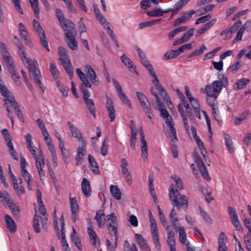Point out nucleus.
Instances as JSON below:
<instances>
[{
  "instance_id": "40",
  "label": "nucleus",
  "mask_w": 251,
  "mask_h": 251,
  "mask_svg": "<svg viewBox=\"0 0 251 251\" xmlns=\"http://www.w3.org/2000/svg\"><path fill=\"white\" fill-rule=\"evenodd\" d=\"M177 231L179 232V240L180 243L184 244L186 241V233L183 226L178 227Z\"/></svg>"
},
{
  "instance_id": "3",
  "label": "nucleus",
  "mask_w": 251,
  "mask_h": 251,
  "mask_svg": "<svg viewBox=\"0 0 251 251\" xmlns=\"http://www.w3.org/2000/svg\"><path fill=\"white\" fill-rule=\"evenodd\" d=\"M175 185H170L169 191L170 200L174 207L176 206L177 210L181 209L186 211L188 208V198L183 195H181L178 190L175 189Z\"/></svg>"
},
{
  "instance_id": "45",
  "label": "nucleus",
  "mask_w": 251,
  "mask_h": 251,
  "mask_svg": "<svg viewBox=\"0 0 251 251\" xmlns=\"http://www.w3.org/2000/svg\"><path fill=\"white\" fill-rule=\"evenodd\" d=\"M201 215L204 221L209 224H212L213 221L212 219L210 217L209 215L201 207H199Z\"/></svg>"
},
{
  "instance_id": "4",
  "label": "nucleus",
  "mask_w": 251,
  "mask_h": 251,
  "mask_svg": "<svg viewBox=\"0 0 251 251\" xmlns=\"http://www.w3.org/2000/svg\"><path fill=\"white\" fill-rule=\"evenodd\" d=\"M81 92L83 94V100L86 104L87 108L89 112L96 118V108L93 100L89 99L90 96L88 90L84 88L83 86L80 87Z\"/></svg>"
},
{
  "instance_id": "41",
  "label": "nucleus",
  "mask_w": 251,
  "mask_h": 251,
  "mask_svg": "<svg viewBox=\"0 0 251 251\" xmlns=\"http://www.w3.org/2000/svg\"><path fill=\"white\" fill-rule=\"evenodd\" d=\"M70 203L71 211L74 213H77L79 211V206L76 198H70Z\"/></svg>"
},
{
  "instance_id": "29",
  "label": "nucleus",
  "mask_w": 251,
  "mask_h": 251,
  "mask_svg": "<svg viewBox=\"0 0 251 251\" xmlns=\"http://www.w3.org/2000/svg\"><path fill=\"white\" fill-rule=\"evenodd\" d=\"M180 54L178 50H170L167 51L163 56L164 60H168L177 57Z\"/></svg>"
},
{
  "instance_id": "7",
  "label": "nucleus",
  "mask_w": 251,
  "mask_h": 251,
  "mask_svg": "<svg viewBox=\"0 0 251 251\" xmlns=\"http://www.w3.org/2000/svg\"><path fill=\"white\" fill-rule=\"evenodd\" d=\"M60 25L64 31H66V32L65 33L66 37H71L72 35L73 36L77 35V31L75 29L74 24L71 21L66 20V21L65 22L62 23Z\"/></svg>"
},
{
  "instance_id": "19",
  "label": "nucleus",
  "mask_w": 251,
  "mask_h": 251,
  "mask_svg": "<svg viewBox=\"0 0 251 251\" xmlns=\"http://www.w3.org/2000/svg\"><path fill=\"white\" fill-rule=\"evenodd\" d=\"M28 149L30 151V152L33 156L34 158L36 160V163H39L44 161V155L41 149H39L37 151V153H36V150L33 149L32 145L30 147H27Z\"/></svg>"
},
{
  "instance_id": "26",
  "label": "nucleus",
  "mask_w": 251,
  "mask_h": 251,
  "mask_svg": "<svg viewBox=\"0 0 251 251\" xmlns=\"http://www.w3.org/2000/svg\"><path fill=\"white\" fill-rule=\"evenodd\" d=\"M10 99L11 100H10V104L15 109V112H16L17 116L18 117V118L20 119V120L21 121H22L23 122H24V116L21 112V110L19 108V106L18 102L16 101L15 98H11Z\"/></svg>"
},
{
  "instance_id": "51",
  "label": "nucleus",
  "mask_w": 251,
  "mask_h": 251,
  "mask_svg": "<svg viewBox=\"0 0 251 251\" xmlns=\"http://www.w3.org/2000/svg\"><path fill=\"white\" fill-rule=\"evenodd\" d=\"M202 177L205 179L207 181L210 180V177L208 173L207 169L205 165L202 166L199 168Z\"/></svg>"
},
{
  "instance_id": "16",
  "label": "nucleus",
  "mask_w": 251,
  "mask_h": 251,
  "mask_svg": "<svg viewBox=\"0 0 251 251\" xmlns=\"http://www.w3.org/2000/svg\"><path fill=\"white\" fill-rule=\"evenodd\" d=\"M135 237L137 244L142 250L144 251H151L148 244L141 234L136 233Z\"/></svg>"
},
{
  "instance_id": "42",
  "label": "nucleus",
  "mask_w": 251,
  "mask_h": 251,
  "mask_svg": "<svg viewBox=\"0 0 251 251\" xmlns=\"http://www.w3.org/2000/svg\"><path fill=\"white\" fill-rule=\"evenodd\" d=\"M29 2L31 5V8L35 14L36 17L39 18V8L38 0H29Z\"/></svg>"
},
{
  "instance_id": "64",
  "label": "nucleus",
  "mask_w": 251,
  "mask_h": 251,
  "mask_svg": "<svg viewBox=\"0 0 251 251\" xmlns=\"http://www.w3.org/2000/svg\"><path fill=\"white\" fill-rule=\"evenodd\" d=\"M79 78L82 82V84L81 85V86H83L85 88H86V87H87V88L91 87V84L88 80V79L87 77L85 75H84L83 76H81Z\"/></svg>"
},
{
  "instance_id": "23",
  "label": "nucleus",
  "mask_w": 251,
  "mask_h": 251,
  "mask_svg": "<svg viewBox=\"0 0 251 251\" xmlns=\"http://www.w3.org/2000/svg\"><path fill=\"white\" fill-rule=\"evenodd\" d=\"M4 219L6 224L7 227L12 233H14L17 229V226L14 221L8 215H5Z\"/></svg>"
},
{
  "instance_id": "52",
  "label": "nucleus",
  "mask_w": 251,
  "mask_h": 251,
  "mask_svg": "<svg viewBox=\"0 0 251 251\" xmlns=\"http://www.w3.org/2000/svg\"><path fill=\"white\" fill-rule=\"evenodd\" d=\"M1 133L4 138L5 141L7 142V145L12 143V139L10 134L7 129H3L1 130Z\"/></svg>"
},
{
  "instance_id": "39",
  "label": "nucleus",
  "mask_w": 251,
  "mask_h": 251,
  "mask_svg": "<svg viewBox=\"0 0 251 251\" xmlns=\"http://www.w3.org/2000/svg\"><path fill=\"white\" fill-rule=\"evenodd\" d=\"M159 92V94L162 97V99L164 100V101L166 102V104L168 105H169L170 104H172V101L169 98V97L168 96L167 93L165 90L163 88V87H161L160 89H159L157 90Z\"/></svg>"
},
{
  "instance_id": "34",
  "label": "nucleus",
  "mask_w": 251,
  "mask_h": 251,
  "mask_svg": "<svg viewBox=\"0 0 251 251\" xmlns=\"http://www.w3.org/2000/svg\"><path fill=\"white\" fill-rule=\"evenodd\" d=\"M7 203L9 204V207L13 214L15 218L18 219L20 217L19 214V209L18 208L16 207L15 203H13L12 201H11L10 200H8L7 201Z\"/></svg>"
},
{
  "instance_id": "61",
  "label": "nucleus",
  "mask_w": 251,
  "mask_h": 251,
  "mask_svg": "<svg viewBox=\"0 0 251 251\" xmlns=\"http://www.w3.org/2000/svg\"><path fill=\"white\" fill-rule=\"evenodd\" d=\"M212 17L211 14H207L206 15L201 17L197 19L195 22V24L198 25L201 23H203L206 21H208Z\"/></svg>"
},
{
  "instance_id": "33",
  "label": "nucleus",
  "mask_w": 251,
  "mask_h": 251,
  "mask_svg": "<svg viewBox=\"0 0 251 251\" xmlns=\"http://www.w3.org/2000/svg\"><path fill=\"white\" fill-rule=\"evenodd\" d=\"M71 237L72 241L77 247L78 250L80 251L82 250V246L81 244V241L79 238L76 234V232L74 227H73V233L71 235Z\"/></svg>"
},
{
  "instance_id": "49",
  "label": "nucleus",
  "mask_w": 251,
  "mask_h": 251,
  "mask_svg": "<svg viewBox=\"0 0 251 251\" xmlns=\"http://www.w3.org/2000/svg\"><path fill=\"white\" fill-rule=\"evenodd\" d=\"M171 178L175 180L176 186L178 190H181L183 189V181L180 177H177L176 175H174L171 176Z\"/></svg>"
},
{
  "instance_id": "5",
  "label": "nucleus",
  "mask_w": 251,
  "mask_h": 251,
  "mask_svg": "<svg viewBox=\"0 0 251 251\" xmlns=\"http://www.w3.org/2000/svg\"><path fill=\"white\" fill-rule=\"evenodd\" d=\"M33 25L34 29L39 34L40 42L42 45L48 51H50L48 41L47 40L44 31L40 25L39 23L36 20H33Z\"/></svg>"
},
{
  "instance_id": "53",
  "label": "nucleus",
  "mask_w": 251,
  "mask_h": 251,
  "mask_svg": "<svg viewBox=\"0 0 251 251\" xmlns=\"http://www.w3.org/2000/svg\"><path fill=\"white\" fill-rule=\"evenodd\" d=\"M50 73H51L53 77L56 79L59 76V72L56 69V67L54 64L53 63H50Z\"/></svg>"
},
{
  "instance_id": "57",
  "label": "nucleus",
  "mask_w": 251,
  "mask_h": 251,
  "mask_svg": "<svg viewBox=\"0 0 251 251\" xmlns=\"http://www.w3.org/2000/svg\"><path fill=\"white\" fill-rule=\"evenodd\" d=\"M124 251H138L137 247L135 244H133L131 248H130V245L128 242L126 240L125 241L124 243Z\"/></svg>"
},
{
  "instance_id": "46",
  "label": "nucleus",
  "mask_w": 251,
  "mask_h": 251,
  "mask_svg": "<svg viewBox=\"0 0 251 251\" xmlns=\"http://www.w3.org/2000/svg\"><path fill=\"white\" fill-rule=\"evenodd\" d=\"M121 168L122 170V174H124L125 173L129 172V171L127 168L128 163L126 159L125 158H122L121 159Z\"/></svg>"
},
{
  "instance_id": "8",
  "label": "nucleus",
  "mask_w": 251,
  "mask_h": 251,
  "mask_svg": "<svg viewBox=\"0 0 251 251\" xmlns=\"http://www.w3.org/2000/svg\"><path fill=\"white\" fill-rule=\"evenodd\" d=\"M136 94L144 111L146 113L151 114L150 104L146 96L142 93L138 91L136 93Z\"/></svg>"
},
{
  "instance_id": "9",
  "label": "nucleus",
  "mask_w": 251,
  "mask_h": 251,
  "mask_svg": "<svg viewBox=\"0 0 251 251\" xmlns=\"http://www.w3.org/2000/svg\"><path fill=\"white\" fill-rule=\"evenodd\" d=\"M84 71L90 79L92 84L95 86L99 85V78L97 77L94 70L90 65L84 66Z\"/></svg>"
},
{
  "instance_id": "22",
  "label": "nucleus",
  "mask_w": 251,
  "mask_h": 251,
  "mask_svg": "<svg viewBox=\"0 0 251 251\" xmlns=\"http://www.w3.org/2000/svg\"><path fill=\"white\" fill-rule=\"evenodd\" d=\"M81 189L83 194L86 197H90L91 195V188L89 181L83 178L81 182Z\"/></svg>"
},
{
  "instance_id": "50",
  "label": "nucleus",
  "mask_w": 251,
  "mask_h": 251,
  "mask_svg": "<svg viewBox=\"0 0 251 251\" xmlns=\"http://www.w3.org/2000/svg\"><path fill=\"white\" fill-rule=\"evenodd\" d=\"M33 228L35 231L36 233H39L40 232V227L39 225V217L35 214L33 219Z\"/></svg>"
},
{
  "instance_id": "56",
  "label": "nucleus",
  "mask_w": 251,
  "mask_h": 251,
  "mask_svg": "<svg viewBox=\"0 0 251 251\" xmlns=\"http://www.w3.org/2000/svg\"><path fill=\"white\" fill-rule=\"evenodd\" d=\"M108 221H110V222L107 225V226H117V218L115 215L114 213H111L110 215H107Z\"/></svg>"
},
{
  "instance_id": "58",
  "label": "nucleus",
  "mask_w": 251,
  "mask_h": 251,
  "mask_svg": "<svg viewBox=\"0 0 251 251\" xmlns=\"http://www.w3.org/2000/svg\"><path fill=\"white\" fill-rule=\"evenodd\" d=\"M45 165V161H43L42 162H40L39 163H36V166L38 170L39 175L40 177L41 180H42L41 177L42 176H45V173L43 171V170L42 169V167L44 166Z\"/></svg>"
},
{
  "instance_id": "11",
  "label": "nucleus",
  "mask_w": 251,
  "mask_h": 251,
  "mask_svg": "<svg viewBox=\"0 0 251 251\" xmlns=\"http://www.w3.org/2000/svg\"><path fill=\"white\" fill-rule=\"evenodd\" d=\"M139 134L141 137V142L142 143V146L141 147L142 149V156L144 161H146L148 158V147L147 145V142L145 139V134L142 129V127H141L139 128Z\"/></svg>"
},
{
  "instance_id": "17",
  "label": "nucleus",
  "mask_w": 251,
  "mask_h": 251,
  "mask_svg": "<svg viewBox=\"0 0 251 251\" xmlns=\"http://www.w3.org/2000/svg\"><path fill=\"white\" fill-rule=\"evenodd\" d=\"M0 91L1 95L5 97L4 101L5 105L6 106L8 103H10V98H15L11 94V92L6 88V87L0 83Z\"/></svg>"
},
{
  "instance_id": "1",
  "label": "nucleus",
  "mask_w": 251,
  "mask_h": 251,
  "mask_svg": "<svg viewBox=\"0 0 251 251\" xmlns=\"http://www.w3.org/2000/svg\"><path fill=\"white\" fill-rule=\"evenodd\" d=\"M16 46L18 49L20 56L23 62L28 68L29 76L39 86V88L44 92L45 87L41 82L42 76L39 69L37 68V61H34L33 63H31L29 59L26 56L25 49L22 44L18 41Z\"/></svg>"
},
{
  "instance_id": "13",
  "label": "nucleus",
  "mask_w": 251,
  "mask_h": 251,
  "mask_svg": "<svg viewBox=\"0 0 251 251\" xmlns=\"http://www.w3.org/2000/svg\"><path fill=\"white\" fill-rule=\"evenodd\" d=\"M100 23L103 25V28L106 30L107 32L110 36L112 40L115 44L117 48L119 47V45L118 43V41L116 39V37L114 35L112 29L111 28L109 23L106 21V19L105 18V21L100 20L99 21Z\"/></svg>"
},
{
  "instance_id": "32",
  "label": "nucleus",
  "mask_w": 251,
  "mask_h": 251,
  "mask_svg": "<svg viewBox=\"0 0 251 251\" xmlns=\"http://www.w3.org/2000/svg\"><path fill=\"white\" fill-rule=\"evenodd\" d=\"M76 35L71 36V37H66L67 40L66 41L69 47L72 50H75L77 49V42L75 39V37Z\"/></svg>"
},
{
  "instance_id": "35",
  "label": "nucleus",
  "mask_w": 251,
  "mask_h": 251,
  "mask_svg": "<svg viewBox=\"0 0 251 251\" xmlns=\"http://www.w3.org/2000/svg\"><path fill=\"white\" fill-rule=\"evenodd\" d=\"M22 174L23 176L24 177L25 181L27 183V186L29 190H32V180H31V176L27 170H24V171H22Z\"/></svg>"
},
{
  "instance_id": "6",
  "label": "nucleus",
  "mask_w": 251,
  "mask_h": 251,
  "mask_svg": "<svg viewBox=\"0 0 251 251\" xmlns=\"http://www.w3.org/2000/svg\"><path fill=\"white\" fill-rule=\"evenodd\" d=\"M0 47L3 53V59L9 71H13V59L9 55V53L5 50L4 45L0 42Z\"/></svg>"
},
{
  "instance_id": "10",
  "label": "nucleus",
  "mask_w": 251,
  "mask_h": 251,
  "mask_svg": "<svg viewBox=\"0 0 251 251\" xmlns=\"http://www.w3.org/2000/svg\"><path fill=\"white\" fill-rule=\"evenodd\" d=\"M67 124L72 133V135L74 137L77 138L78 141L81 143L82 145H85L86 143L79 130L71 122H68Z\"/></svg>"
},
{
  "instance_id": "20",
  "label": "nucleus",
  "mask_w": 251,
  "mask_h": 251,
  "mask_svg": "<svg viewBox=\"0 0 251 251\" xmlns=\"http://www.w3.org/2000/svg\"><path fill=\"white\" fill-rule=\"evenodd\" d=\"M121 60L124 64L132 73L136 72V67L133 65V62L127 56L124 54L121 57Z\"/></svg>"
},
{
  "instance_id": "18",
  "label": "nucleus",
  "mask_w": 251,
  "mask_h": 251,
  "mask_svg": "<svg viewBox=\"0 0 251 251\" xmlns=\"http://www.w3.org/2000/svg\"><path fill=\"white\" fill-rule=\"evenodd\" d=\"M59 60L61 61L62 65L64 67L70 77L71 78H72L73 76V72L72 64L71 63L69 57H67L64 58H59Z\"/></svg>"
},
{
  "instance_id": "15",
  "label": "nucleus",
  "mask_w": 251,
  "mask_h": 251,
  "mask_svg": "<svg viewBox=\"0 0 251 251\" xmlns=\"http://www.w3.org/2000/svg\"><path fill=\"white\" fill-rule=\"evenodd\" d=\"M195 13V11L194 10H191L188 12H185L181 17L176 20L173 24L174 26H177L179 25L185 23L186 21H187Z\"/></svg>"
},
{
  "instance_id": "30",
  "label": "nucleus",
  "mask_w": 251,
  "mask_h": 251,
  "mask_svg": "<svg viewBox=\"0 0 251 251\" xmlns=\"http://www.w3.org/2000/svg\"><path fill=\"white\" fill-rule=\"evenodd\" d=\"M88 161L90 166L93 168L92 171L95 174H100V172L99 169V166L95 159L90 154L88 155Z\"/></svg>"
},
{
  "instance_id": "2",
  "label": "nucleus",
  "mask_w": 251,
  "mask_h": 251,
  "mask_svg": "<svg viewBox=\"0 0 251 251\" xmlns=\"http://www.w3.org/2000/svg\"><path fill=\"white\" fill-rule=\"evenodd\" d=\"M218 79V80L214 81L210 85L205 86L204 92L208 97L217 99L223 88L227 86L228 81L226 76L219 75Z\"/></svg>"
},
{
  "instance_id": "60",
  "label": "nucleus",
  "mask_w": 251,
  "mask_h": 251,
  "mask_svg": "<svg viewBox=\"0 0 251 251\" xmlns=\"http://www.w3.org/2000/svg\"><path fill=\"white\" fill-rule=\"evenodd\" d=\"M167 244L170 248V251H176L175 239V238H167Z\"/></svg>"
},
{
  "instance_id": "36",
  "label": "nucleus",
  "mask_w": 251,
  "mask_h": 251,
  "mask_svg": "<svg viewBox=\"0 0 251 251\" xmlns=\"http://www.w3.org/2000/svg\"><path fill=\"white\" fill-rule=\"evenodd\" d=\"M110 191L116 200H120L121 199V193L117 186L111 185L110 187Z\"/></svg>"
},
{
  "instance_id": "27",
  "label": "nucleus",
  "mask_w": 251,
  "mask_h": 251,
  "mask_svg": "<svg viewBox=\"0 0 251 251\" xmlns=\"http://www.w3.org/2000/svg\"><path fill=\"white\" fill-rule=\"evenodd\" d=\"M169 218L171 220V222L174 227V228L175 229L176 231H177L178 227L177 226L176 223L178 222V220L177 217V214L175 212V209L173 207L169 214Z\"/></svg>"
},
{
  "instance_id": "43",
  "label": "nucleus",
  "mask_w": 251,
  "mask_h": 251,
  "mask_svg": "<svg viewBox=\"0 0 251 251\" xmlns=\"http://www.w3.org/2000/svg\"><path fill=\"white\" fill-rule=\"evenodd\" d=\"M150 75L153 78V80H152V83L154 85L156 90H158L162 87V86L160 84L159 79L157 78L156 75L155 74L154 71L153 70L152 71H150L149 73Z\"/></svg>"
},
{
  "instance_id": "55",
  "label": "nucleus",
  "mask_w": 251,
  "mask_h": 251,
  "mask_svg": "<svg viewBox=\"0 0 251 251\" xmlns=\"http://www.w3.org/2000/svg\"><path fill=\"white\" fill-rule=\"evenodd\" d=\"M58 53L60 56V58H64L69 57L67 50L66 49L62 46L58 47Z\"/></svg>"
},
{
  "instance_id": "63",
  "label": "nucleus",
  "mask_w": 251,
  "mask_h": 251,
  "mask_svg": "<svg viewBox=\"0 0 251 251\" xmlns=\"http://www.w3.org/2000/svg\"><path fill=\"white\" fill-rule=\"evenodd\" d=\"M140 61L142 64L148 70L149 73L153 70L152 65L149 63L147 57L141 59Z\"/></svg>"
},
{
  "instance_id": "38",
  "label": "nucleus",
  "mask_w": 251,
  "mask_h": 251,
  "mask_svg": "<svg viewBox=\"0 0 251 251\" xmlns=\"http://www.w3.org/2000/svg\"><path fill=\"white\" fill-rule=\"evenodd\" d=\"M249 79L243 78L239 79L235 84L237 85V88H234L235 90H238L243 89L246 85L250 82Z\"/></svg>"
},
{
  "instance_id": "37",
  "label": "nucleus",
  "mask_w": 251,
  "mask_h": 251,
  "mask_svg": "<svg viewBox=\"0 0 251 251\" xmlns=\"http://www.w3.org/2000/svg\"><path fill=\"white\" fill-rule=\"evenodd\" d=\"M250 113L249 110H246L242 112L239 116L235 118L234 124L235 125H239L241 123L246 119L248 115Z\"/></svg>"
},
{
  "instance_id": "48",
  "label": "nucleus",
  "mask_w": 251,
  "mask_h": 251,
  "mask_svg": "<svg viewBox=\"0 0 251 251\" xmlns=\"http://www.w3.org/2000/svg\"><path fill=\"white\" fill-rule=\"evenodd\" d=\"M120 99L126 104L129 108H131V103L129 99L124 94L123 91L118 93Z\"/></svg>"
},
{
  "instance_id": "12",
  "label": "nucleus",
  "mask_w": 251,
  "mask_h": 251,
  "mask_svg": "<svg viewBox=\"0 0 251 251\" xmlns=\"http://www.w3.org/2000/svg\"><path fill=\"white\" fill-rule=\"evenodd\" d=\"M105 105L106 108L107 110L108 116L110 119V121L113 122V121H114L116 117V111L112 100L107 97L106 98V102Z\"/></svg>"
},
{
  "instance_id": "28",
  "label": "nucleus",
  "mask_w": 251,
  "mask_h": 251,
  "mask_svg": "<svg viewBox=\"0 0 251 251\" xmlns=\"http://www.w3.org/2000/svg\"><path fill=\"white\" fill-rule=\"evenodd\" d=\"M224 135L226 145L227 147L228 151L230 153H233L234 151V149L231 137L228 134L226 133L225 132H224Z\"/></svg>"
},
{
  "instance_id": "14",
  "label": "nucleus",
  "mask_w": 251,
  "mask_h": 251,
  "mask_svg": "<svg viewBox=\"0 0 251 251\" xmlns=\"http://www.w3.org/2000/svg\"><path fill=\"white\" fill-rule=\"evenodd\" d=\"M165 123L166 125L169 127L170 132L172 135H168V137L171 140H173V139H175L176 140H177V138L176 136V128L174 127V123L173 122V119L172 117H170L169 118H167L165 119Z\"/></svg>"
},
{
  "instance_id": "25",
  "label": "nucleus",
  "mask_w": 251,
  "mask_h": 251,
  "mask_svg": "<svg viewBox=\"0 0 251 251\" xmlns=\"http://www.w3.org/2000/svg\"><path fill=\"white\" fill-rule=\"evenodd\" d=\"M216 21V19H212L209 22L203 25L201 28H199L197 31L195 35L196 37L200 36L202 33L210 28L215 24Z\"/></svg>"
},
{
  "instance_id": "59",
  "label": "nucleus",
  "mask_w": 251,
  "mask_h": 251,
  "mask_svg": "<svg viewBox=\"0 0 251 251\" xmlns=\"http://www.w3.org/2000/svg\"><path fill=\"white\" fill-rule=\"evenodd\" d=\"M228 211L231 221L238 219L236 210L231 206L228 207Z\"/></svg>"
},
{
  "instance_id": "24",
  "label": "nucleus",
  "mask_w": 251,
  "mask_h": 251,
  "mask_svg": "<svg viewBox=\"0 0 251 251\" xmlns=\"http://www.w3.org/2000/svg\"><path fill=\"white\" fill-rule=\"evenodd\" d=\"M88 230L91 243L94 247H98L100 245V240L96 233L90 227L88 228Z\"/></svg>"
},
{
  "instance_id": "44",
  "label": "nucleus",
  "mask_w": 251,
  "mask_h": 251,
  "mask_svg": "<svg viewBox=\"0 0 251 251\" xmlns=\"http://www.w3.org/2000/svg\"><path fill=\"white\" fill-rule=\"evenodd\" d=\"M147 14L149 17H157L162 16V12L160 8H157L152 11H148Z\"/></svg>"
},
{
  "instance_id": "62",
  "label": "nucleus",
  "mask_w": 251,
  "mask_h": 251,
  "mask_svg": "<svg viewBox=\"0 0 251 251\" xmlns=\"http://www.w3.org/2000/svg\"><path fill=\"white\" fill-rule=\"evenodd\" d=\"M152 238L154 244L155 246L156 249L158 251L161 250V245L159 242V234H152Z\"/></svg>"
},
{
  "instance_id": "47",
  "label": "nucleus",
  "mask_w": 251,
  "mask_h": 251,
  "mask_svg": "<svg viewBox=\"0 0 251 251\" xmlns=\"http://www.w3.org/2000/svg\"><path fill=\"white\" fill-rule=\"evenodd\" d=\"M206 50V48L205 46L204 45H202L200 49L199 50H196L193 52H192L191 53H190L188 55V57H192L195 56H198L199 55H201L203 53V51Z\"/></svg>"
},
{
  "instance_id": "21",
  "label": "nucleus",
  "mask_w": 251,
  "mask_h": 251,
  "mask_svg": "<svg viewBox=\"0 0 251 251\" xmlns=\"http://www.w3.org/2000/svg\"><path fill=\"white\" fill-rule=\"evenodd\" d=\"M86 144L85 145H82L81 147H78L77 149V152L75 157L76 165L77 166L80 165L83 162V156L86 154Z\"/></svg>"
},
{
  "instance_id": "31",
  "label": "nucleus",
  "mask_w": 251,
  "mask_h": 251,
  "mask_svg": "<svg viewBox=\"0 0 251 251\" xmlns=\"http://www.w3.org/2000/svg\"><path fill=\"white\" fill-rule=\"evenodd\" d=\"M104 216L103 210H100L96 213L95 219L97 221L99 227H101L104 225V222L103 221Z\"/></svg>"
},
{
  "instance_id": "54",
  "label": "nucleus",
  "mask_w": 251,
  "mask_h": 251,
  "mask_svg": "<svg viewBox=\"0 0 251 251\" xmlns=\"http://www.w3.org/2000/svg\"><path fill=\"white\" fill-rule=\"evenodd\" d=\"M244 243L246 245V248L249 251H251V238L249 234H246L244 237Z\"/></svg>"
}]
</instances>
